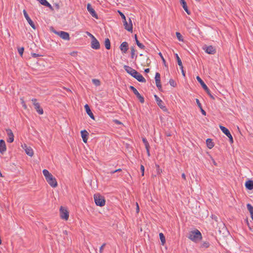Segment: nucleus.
Wrapping results in <instances>:
<instances>
[{"mask_svg": "<svg viewBox=\"0 0 253 253\" xmlns=\"http://www.w3.org/2000/svg\"><path fill=\"white\" fill-rule=\"evenodd\" d=\"M42 173L46 181L51 187H56L57 186V182L55 178L47 169H43Z\"/></svg>", "mask_w": 253, "mask_h": 253, "instance_id": "nucleus-1", "label": "nucleus"}, {"mask_svg": "<svg viewBox=\"0 0 253 253\" xmlns=\"http://www.w3.org/2000/svg\"><path fill=\"white\" fill-rule=\"evenodd\" d=\"M187 237L191 240L196 243L200 241L202 238L201 232L197 229L189 232Z\"/></svg>", "mask_w": 253, "mask_h": 253, "instance_id": "nucleus-2", "label": "nucleus"}, {"mask_svg": "<svg viewBox=\"0 0 253 253\" xmlns=\"http://www.w3.org/2000/svg\"><path fill=\"white\" fill-rule=\"evenodd\" d=\"M94 200L98 206L103 207L105 205L106 201L104 197L99 193L94 195Z\"/></svg>", "mask_w": 253, "mask_h": 253, "instance_id": "nucleus-3", "label": "nucleus"}, {"mask_svg": "<svg viewBox=\"0 0 253 253\" xmlns=\"http://www.w3.org/2000/svg\"><path fill=\"white\" fill-rule=\"evenodd\" d=\"M196 79L197 81L199 82V83L201 84L203 88L204 89V90L206 91V92L208 94V95L210 96L211 98L212 99H214V96L211 93V91L208 87V86L206 85V84L204 83L203 81L201 79V78L199 76H197L196 77Z\"/></svg>", "mask_w": 253, "mask_h": 253, "instance_id": "nucleus-4", "label": "nucleus"}, {"mask_svg": "<svg viewBox=\"0 0 253 253\" xmlns=\"http://www.w3.org/2000/svg\"><path fill=\"white\" fill-rule=\"evenodd\" d=\"M53 32L58 36H59L61 38L64 40L69 41L70 40V36L68 33L64 32V31H56L55 30H53Z\"/></svg>", "mask_w": 253, "mask_h": 253, "instance_id": "nucleus-5", "label": "nucleus"}, {"mask_svg": "<svg viewBox=\"0 0 253 253\" xmlns=\"http://www.w3.org/2000/svg\"><path fill=\"white\" fill-rule=\"evenodd\" d=\"M130 89L133 92V93L136 96L137 98L139 99V101L143 103L144 102V97L140 95L137 90L133 86H129Z\"/></svg>", "mask_w": 253, "mask_h": 253, "instance_id": "nucleus-6", "label": "nucleus"}, {"mask_svg": "<svg viewBox=\"0 0 253 253\" xmlns=\"http://www.w3.org/2000/svg\"><path fill=\"white\" fill-rule=\"evenodd\" d=\"M219 127L221 131L229 138V141L231 143L233 142V138L229 131V130L225 127L222 126H219Z\"/></svg>", "mask_w": 253, "mask_h": 253, "instance_id": "nucleus-7", "label": "nucleus"}, {"mask_svg": "<svg viewBox=\"0 0 253 253\" xmlns=\"http://www.w3.org/2000/svg\"><path fill=\"white\" fill-rule=\"evenodd\" d=\"M60 217L62 219L65 220H67L68 219L69 212L65 208L62 206L60 208Z\"/></svg>", "mask_w": 253, "mask_h": 253, "instance_id": "nucleus-8", "label": "nucleus"}, {"mask_svg": "<svg viewBox=\"0 0 253 253\" xmlns=\"http://www.w3.org/2000/svg\"><path fill=\"white\" fill-rule=\"evenodd\" d=\"M32 101L33 102V104L36 111L40 115L43 114V110L42 108L41 107L40 104L37 102V99L34 98L32 99Z\"/></svg>", "mask_w": 253, "mask_h": 253, "instance_id": "nucleus-9", "label": "nucleus"}, {"mask_svg": "<svg viewBox=\"0 0 253 253\" xmlns=\"http://www.w3.org/2000/svg\"><path fill=\"white\" fill-rule=\"evenodd\" d=\"M123 22L125 29L128 31V32H132L133 27L131 19L129 18V24L127 23V22L126 21V19H125V20H123Z\"/></svg>", "mask_w": 253, "mask_h": 253, "instance_id": "nucleus-10", "label": "nucleus"}, {"mask_svg": "<svg viewBox=\"0 0 253 253\" xmlns=\"http://www.w3.org/2000/svg\"><path fill=\"white\" fill-rule=\"evenodd\" d=\"M91 47L94 49H99L100 47V45L98 41L96 38H92L91 41Z\"/></svg>", "mask_w": 253, "mask_h": 253, "instance_id": "nucleus-11", "label": "nucleus"}, {"mask_svg": "<svg viewBox=\"0 0 253 253\" xmlns=\"http://www.w3.org/2000/svg\"><path fill=\"white\" fill-rule=\"evenodd\" d=\"M87 9L91 15L96 19H98V15L96 14L94 9L92 7L90 3L87 4Z\"/></svg>", "mask_w": 253, "mask_h": 253, "instance_id": "nucleus-12", "label": "nucleus"}, {"mask_svg": "<svg viewBox=\"0 0 253 253\" xmlns=\"http://www.w3.org/2000/svg\"><path fill=\"white\" fill-rule=\"evenodd\" d=\"M124 68L128 74L133 77L135 74H136L137 71L128 66L125 65L124 66Z\"/></svg>", "mask_w": 253, "mask_h": 253, "instance_id": "nucleus-13", "label": "nucleus"}, {"mask_svg": "<svg viewBox=\"0 0 253 253\" xmlns=\"http://www.w3.org/2000/svg\"><path fill=\"white\" fill-rule=\"evenodd\" d=\"M6 131L8 136L7 142L9 143L13 142L14 136L12 130L10 129H6Z\"/></svg>", "mask_w": 253, "mask_h": 253, "instance_id": "nucleus-14", "label": "nucleus"}, {"mask_svg": "<svg viewBox=\"0 0 253 253\" xmlns=\"http://www.w3.org/2000/svg\"><path fill=\"white\" fill-rule=\"evenodd\" d=\"M23 13L24 15L26 18V19L27 20L28 23L30 24V25L34 29H36V26L33 21L31 19L30 17L29 16L28 13H27L26 11L25 10H23Z\"/></svg>", "mask_w": 253, "mask_h": 253, "instance_id": "nucleus-15", "label": "nucleus"}, {"mask_svg": "<svg viewBox=\"0 0 253 253\" xmlns=\"http://www.w3.org/2000/svg\"><path fill=\"white\" fill-rule=\"evenodd\" d=\"M155 81L157 87L159 89H160L162 88V85L161 84V75L159 73H156L155 75Z\"/></svg>", "mask_w": 253, "mask_h": 253, "instance_id": "nucleus-16", "label": "nucleus"}, {"mask_svg": "<svg viewBox=\"0 0 253 253\" xmlns=\"http://www.w3.org/2000/svg\"><path fill=\"white\" fill-rule=\"evenodd\" d=\"M120 50L122 52L126 53L128 49V44L127 42H122L120 46Z\"/></svg>", "mask_w": 253, "mask_h": 253, "instance_id": "nucleus-17", "label": "nucleus"}, {"mask_svg": "<svg viewBox=\"0 0 253 253\" xmlns=\"http://www.w3.org/2000/svg\"><path fill=\"white\" fill-rule=\"evenodd\" d=\"M133 78L136 79L138 81L141 83H145L146 82L145 79L141 75L139 72L137 71L136 74H135Z\"/></svg>", "mask_w": 253, "mask_h": 253, "instance_id": "nucleus-18", "label": "nucleus"}, {"mask_svg": "<svg viewBox=\"0 0 253 253\" xmlns=\"http://www.w3.org/2000/svg\"><path fill=\"white\" fill-rule=\"evenodd\" d=\"M23 148L25 149L26 153L30 156H32L34 154L33 150L31 148V147L27 146L25 144L24 145V146H22Z\"/></svg>", "mask_w": 253, "mask_h": 253, "instance_id": "nucleus-19", "label": "nucleus"}, {"mask_svg": "<svg viewBox=\"0 0 253 253\" xmlns=\"http://www.w3.org/2000/svg\"><path fill=\"white\" fill-rule=\"evenodd\" d=\"M6 147L5 141L2 139L0 140V153L3 154L6 151Z\"/></svg>", "mask_w": 253, "mask_h": 253, "instance_id": "nucleus-20", "label": "nucleus"}, {"mask_svg": "<svg viewBox=\"0 0 253 253\" xmlns=\"http://www.w3.org/2000/svg\"><path fill=\"white\" fill-rule=\"evenodd\" d=\"M81 133L83 141L84 143H86L87 141V137L89 134L88 132L84 129L82 130Z\"/></svg>", "mask_w": 253, "mask_h": 253, "instance_id": "nucleus-21", "label": "nucleus"}, {"mask_svg": "<svg viewBox=\"0 0 253 253\" xmlns=\"http://www.w3.org/2000/svg\"><path fill=\"white\" fill-rule=\"evenodd\" d=\"M84 108L85 109L86 113L88 115V116L93 120H94V116L92 113L89 106L87 104H85L84 106Z\"/></svg>", "mask_w": 253, "mask_h": 253, "instance_id": "nucleus-22", "label": "nucleus"}, {"mask_svg": "<svg viewBox=\"0 0 253 253\" xmlns=\"http://www.w3.org/2000/svg\"><path fill=\"white\" fill-rule=\"evenodd\" d=\"M205 51L208 54H213L215 53V49L211 45L206 47Z\"/></svg>", "mask_w": 253, "mask_h": 253, "instance_id": "nucleus-23", "label": "nucleus"}, {"mask_svg": "<svg viewBox=\"0 0 253 253\" xmlns=\"http://www.w3.org/2000/svg\"><path fill=\"white\" fill-rule=\"evenodd\" d=\"M246 188L249 190L253 189V180H249L245 183Z\"/></svg>", "mask_w": 253, "mask_h": 253, "instance_id": "nucleus-24", "label": "nucleus"}, {"mask_svg": "<svg viewBox=\"0 0 253 253\" xmlns=\"http://www.w3.org/2000/svg\"><path fill=\"white\" fill-rule=\"evenodd\" d=\"M155 97L157 101V104L161 108H163L165 107L162 105L163 102L160 99V98L156 95H155Z\"/></svg>", "mask_w": 253, "mask_h": 253, "instance_id": "nucleus-25", "label": "nucleus"}, {"mask_svg": "<svg viewBox=\"0 0 253 253\" xmlns=\"http://www.w3.org/2000/svg\"><path fill=\"white\" fill-rule=\"evenodd\" d=\"M207 145V147L209 149H211L214 146V143L212 141V139L210 138H208L206 140Z\"/></svg>", "mask_w": 253, "mask_h": 253, "instance_id": "nucleus-26", "label": "nucleus"}, {"mask_svg": "<svg viewBox=\"0 0 253 253\" xmlns=\"http://www.w3.org/2000/svg\"><path fill=\"white\" fill-rule=\"evenodd\" d=\"M134 38H135V41L137 45V46L140 48H141L142 49H144L145 48V46L142 43H140L139 42V41L138 40L136 35H135Z\"/></svg>", "mask_w": 253, "mask_h": 253, "instance_id": "nucleus-27", "label": "nucleus"}, {"mask_svg": "<svg viewBox=\"0 0 253 253\" xmlns=\"http://www.w3.org/2000/svg\"><path fill=\"white\" fill-rule=\"evenodd\" d=\"M175 35L179 42H184V37L179 32H176Z\"/></svg>", "mask_w": 253, "mask_h": 253, "instance_id": "nucleus-28", "label": "nucleus"}, {"mask_svg": "<svg viewBox=\"0 0 253 253\" xmlns=\"http://www.w3.org/2000/svg\"><path fill=\"white\" fill-rule=\"evenodd\" d=\"M104 44L107 49H110L111 48L110 41L108 38L105 39L104 42Z\"/></svg>", "mask_w": 253, "mask_h": 253, "instance_id": "nucleus-29", "label": "nucleus"}, {"mask_svg": "<svg viewBox=\"0 0 253 253\" xmlns=\"http://www.w3.org/2000/svg\"><path fill=\"white\" fill-rule=\"evenodd\" d=\"M175 57H176V58L178 64L180 66V69H182V68H183V67L182 65V61H181L180 57L178 56L177 54L175 53Z\"/></svg>", "mask_w": 253, "mask_h": 253, "instance_id": "nucleus-30", "label": "nucleus"}, {"mask_svg": "<svg viewBox=\"0 0 253 253\" xmlns=\"http://www.w3.org/2000/svg\"><path fill=\"white\" fill-rule=\"evenodd\" d=\"M160 238L162 242V245H164L166 242L165 237L162 233L159 234Z\"/></svg>", "mask_w": 253, "mask_h": 253, "instance_id": "nucleus-31", "label": "nucleus"}, {"mask_svg": "<svg viewBox=\"0 0 253 253\" xmlns=\"http://www.w3.org/2000/svg\"><path fill=\"white\" fill-rule=\"evenodd\" d=\"M247 207L250 214L253 213V207L250 204L247 205Z\"/></svg>", "mask_w": 253, "mask_h": 253, "instance_id": "nucleus-32", "label": "nucleus"}, {"mask_svg": "<svg viewBox=\"0 0 253 253\" xmlns=\"http://www.w3.org/2000/svg\"><path fill=\"white\" fill-rule=\"evenodd\" d=\"M210 246V244L208 242H203L201 245V248H208Z\"/></svg>", "mask_w": 253, "mask_h": 253, "instance_id": "nucleus-33", "label": "nucleus"}, {"mask_svg": "<svg viewBox=\"0 0 253 253\" xmlns=\"http://www.w3.org/2000/svg\"><path fill=\"white\" fill-rule=\"evenodd\" d=\"M142 141H143V143H144L146 149L150 148V146H149V143L147 141V139L145 138H143L142 139Z\"/></svg>", "mask_w": 253, "mask_h": 253, "instance_id": "nucleus-34", "label": "nucleus"}, {"mask_svg": "<svg viewBox=\"0 0 253 253\" xmlns=\"http://www.w3.org/2000/svg\"><path fill=\"white\" fill-rule=\"evenodd\" d=\"M92 82L96 86H99L100 84V82L98 79H92Z\"/></svg>", "mask_w": 253, "mask_h": 253, "instance_id": "nucleus-35", "label": "nucleus"}, {"mask_svg": "<svg viewBox=\"0 0 253 253\" xmlns=\"http://www.w3.org/2000/svg\"><path fill=\"white\" fill-rule=\"evenodd\" d=\"M130 49H131V57L132 58H133L134 57V55H135V50L133 46L131 47Z\"/></svg>", "mask_w": 253, "mask_h": 253, "instance_id": "nucleus-36", "label": "nucleus"}, {"mask_svg": "<svg viewBox=\"0 0 253 253\" xmlns=\"http://www.w3.org/2000/svg\"><path fill=\"white\" fill-rule=\"evenodd\" d=\"M24 50V48L23 47H19L18 48V53L21 56H22V55L23 54Z\"/></svg>", "mask_w": 253, "mask_h": 253, "instance_id": "nucleus-37", "label": "nucleus"}, {"mask_svg": "<svg viewBox=\"0 0 253 253\" xmlns=\"http://www.w3.org/2000/svg\"><path fill=\"white\" fill-rule=\"evenodd\" d=\"M180 3L183 8L187 6L185 0H180Z\"/></svg>", "mask_w": 253, "mask_h": 253, "instance_id": "nucleus-38", "label": "nucleus"}, {"mask_svg": "<svg viewBox=\"0 0 253 253\" xmlns=\"http://www.w3.org/2000/svg\"><path fill=\"white\" fill-rule=\"evenodd\" d=\"M20 100H21V104H22V105L24 109H27V105H26V104L25 102H24V101L23 99L21 98V99H20Z\"/></svg>", "mask_w": 253, "mask_h": 253, "instance_id": "nucleus-39", "label": "nucleus"}, {"mask_svg": "<svg viewBox=\"0 0 253 253\" xmlns=\"http://www.w3.org/2000/svg\"><path fill=\"white\" fill-rule=\"evenodd\" d=\"M118 13H119L123 20H125V19H126L125 15L121 11L118 10Z\"/></svg>", "mask_w": 253, "mask_h": 253, "instance_id": "nucleus-40", "label": "nucleus"}, {"mask_svg": "<svg viewBox=\"0 0 253 253\" xmlns=\"http://www.w3.org/2000/svg\"><path fill=\"white\" fill-rule=\"evenodd\" d=\"M144 170H145L144 167L143 165H141V166H140V170H141V172L142 176H143L144 174Z\"/></svg>", "mask_w": 253, "mask_h": 253, "instance_id": "nucleus-41", "label": "nucleus"}, {"mask_svg": "<svg viewBox=\"0 0 253 253\" xmlns=\"http://www.w3.org/2000/svg\"><path fill=\"white\" fill-rule=\"evenodd\" d=\"M106 246V244L105 243H104L100 247V249H99V252L100 253H102L103 252V249Z\"/></svg>", "mask_w": 253, "mask_h": 253, "instance_id": "nucleus-42", "label": "nucleus"}, {"mask_svg": "<svg viewBox=\"0 0 253 253\" xmlns=\"http://www.w3.org/2000/svg\"><path fill=\"white\" fill-rule=\"evenodd\" d=\"M156 166L157 167V173L159 174L162 172V170H161L160 169V167H159V165H156Z\"/></svg>", "mask_w": 253, "mask_h": 253, "instance_id": "nucleus-43", "label": "nucleus"}, {"mask_svg": "<svg viewBox=\"0 0 253 253\" xmlns=\"http://www.w3.org/2000/svg\"><path fill=\"white\" fill-rule=\"evenodd\" d=\"M196 103H197L199 108H201L202 107V105H201V103L200 102L199 100L198 99H196Z\"/></svg>", "mask_w": 253, "mask_h": 253, "instance_id": "nucleus-44", "label": "nucleus"}, {"mask_svg": "<svg viewBox=\"0 0 253 253\" xmlns=\"http://www.w3.org/2000/svg\"><path fill=\"white\" fill-rule=\"evenodd\" d=\"M122 171V169H116L115 170H114V171H111L110 172V173L111 174H113V173H115V172H120V171Z\"/></svg>", "mask_w": 253, "mask_h": 253, "instance_id": "nucleus-45", "label": "nucleus"}, {"mask_svg": "<svg viewBox=\"0 0 253 253\" xmlns=\"http://www.w3.org/2000/svg\"><path fill=\"white\" fill-rule=\"evenodd\" d=\"M45 6L48 7L51 10H53V8L51 6V5L48 2L47 4L45 5Z\"/></svg>", "mask_w": 253, "mask_h": 253, "instance_id": "nucleus-46", "label": "nucleus"}, {"mask_svg": "<svg viewBox=\"0 0 253 253\" xmlns=\"http://www.w3.org/2000/svg\"><path fill=\"white\" fill-rule=\"evenodd\" d=\"M40 56L41 55L39 54H37V53H32V56L34 58H37V57H40Z\"/></svg>", "mask_w": 253, "mask_h": 253, "instance_id": "nucleus-47", "label": "nucleus"}, {"mask_svg": "<svg viewBox=\"0 0 253 253\" xmlns=\"http://www.w3.org/2000/svg\"><path fill=\"white\" fill-rule=\"evenodd\" d=\"M183 9L188 15L191 14V12L188 10L187 6L186 7H184Z\"/></svg>", "mask_w": 253, "mask_h": 253, "instance_id": "nucleus-48", "label": "nucleus"}, {"mask_svg": "<svg viewBox=\"0 0 253 253\" xmlns=\"http://www.w3.org/2000/svg\"><path fill=\"white\" fill-rule=\"evenodd\" d=\"M114 122L116 124H117V125H121V124H122V123L120 121L118 120H114Z\"/></svg>", "mask_w": 253, "mask_h": 253, "instance_id": "nucleus-49", "label": "nucleus"}, {"mask_svg": "<svg viewBox=\"0 0 253 253\" xmlns=\"http://www.w3.org/2000/svg\"><path fill=\"white\" fill-rule=\"evenodd\" d=\"M169 84L172 86H174V80L170 79L169 81Z\"/></svg>", "mask_w": 253, "mask_h": 253, "instance_id": "nucleus-50", "label": "nucleus"}, {"mask_svg": "<svg viewBox=\"0 0 253 253\" xmlns=\"http://www.w3.org/2000/svg\"><path fill=\"white\" fill-rule=\"evenodd\" d=\"M87 34L91 38V39L92 40V38H95L93 35H92L91 34H90V33L87 32Z\"/></svg>", "mask_w": 253, "mask_h": 253, "instance_id": "nucleus-51", "label": "nucleus"}, {"mask_svg": "<svg viewBox=\"0 0 253 253\" xmlns=\"http://www.w3.org/2000/svg\"><path fill=\"white\" fill-rule=\"evenodd\" d=\"M201 109V111L202 112V114L203 115H206V112L205 110H204L202 108V107L201 108H200Z\"/></svg>", "mask_w": 253, "mask_h": 253, "instance_id": "nucleus-52", "label": "nucleus"}, {"mask_svg": "<svg viewBox=\"0 0 253 253\" xmlns=\"http://www.w3.org/2000/svg\"><path fill=\"white\" fill-rule=\"evenodd\" d=\"M54 6L57 9H59L60 8V6L58 3H55Z\"/></svg>", "mask_w": 253, "mask_h": 253, "instance_id": "nucleus-53", "label": "nucleus"}, {"mask_svg": "<svg viewBox=\"0 0 253 253\" xmlns=\"http://www.w3.org/2000/svg\"><path fill=\"white\" fill-rule=\"evenodd\" d=\"M136 212L138 213L139 211V206H138V204L137 203H136Z\"/></svg>", "mask_w": 253, "mask_h": 253, "instance_id": "nucleus-54", "label": "nucleus"}, {"mask_svg": "<svg viewBox=\"0 0 253 253\" xmlns=\"http://www.w3.org/2000/svg\"><path fill=\"white\" fill-rule=\"evenodd\" d=\"M159 55H160L161 57L163 59V61L164 63H165L166 61H165V60L164 57H163L162 54V53L161 52L159 53Z\"/></svg>", "mask_w": 253, "mask_h": 253, "instance_id": "nucleus-55", "label": "nucleus"}, {"mask_svg": "<svg viewBox=\"0 0 253 253\" xmlns=\"http://www.w3.org/2000/svg\"><path fill=\"white\" fill-rule=\"evenodd\" d=\"M144 72L146 73H148L150 72V69L149 68H147V69H145L144 70Z\"/></svg>", "mask_w": 253, "mask_h": 253, "instance_id": "nucleus-56", "label": "nucleus"}, {"mask_svg": "<svg viewBox=\"0 0 253 253\" xmlns=\"http://www.w3.org/2000/svg\"><path fill=\"white\" fill-rule=\"evenodd\" d=\"M149 149L150 148H147V149H146V150H147V154H148V156H150V151H149Z\"/></svg>", "mask_w": 253, "mask_h": 253, "instance_id": "nucleus-57", "label": "nucleus"}, {"mask_svg": "<svg viewBox=\"0 0 253 253\" xmlns=\"http://www.w3.org/2000/svg\"><path fill=\"white\" fill-rule=\"evenodd\" d=\"M182 177L184 179H185V175L184 173H182Z\"/></svg>", "mask_w": 253, "mask_h": 253, "instance_id": "nucleus-58", "label": "nucleus"}, {"mask_svg": "<svg viewBox=\"0 0 253 253\" xmlns=\"http://www.w3.org/2000/svg\"><path fill=\"white\" fill-rule=\"evenodd\" d=\"M181 71H182V75L185 76V73H184V72L183 71V68H182V69H181Z\"/></svg>", "mask_w": 253, "mask_h": 253, "instance_id": "nucleus-59", "label": "nucleus"}, {"mask_svg": "<svg viewBox=\"0 0 253 253\" xmlns=\"http://www.w3.org/2000/svg\"><path fill=\"white\" fill-rule=\"evenodd\" d=\"M148 61H150V60H149V58H147V63L148 64H149L150 63V62H149V63H148Z\"/></svg>", "mask_w": 253, "mask_h": 253, "instance_id": "nucleus-60", "label": "nucleus"}, {"mask_svg": "<svg viewBox=\"0 0 253 253\" xmlns=\"http://www.w3.org/2000/svg\"><path fill=\"white\" fill-rule=\"evenodd\" d=\"M251 217H252V219L253 220V213L251 214Z\"/></svg>", "mask_w": 253, "mask_h": 253, "instance_id": "nucleus-61", "label": "nucleus"}, {"mask_svg": "<svg viewBox=\"0 0 253 253\" xmlns=\"http://www.w3.org/2000/svg\"><path fill=\"white\" fill-rule=\"evenodd\" d=\"M75 53L73 52V53H71V55H74L75 54Z\"/></svg>", "mask_w": 253, "mask_h": 253, "instance_id": "nucleus-62", "label": "nucleus"}, {"mask_svg": "<svg viewBox=\"0 0 253 253\" xmlns=\"http://www.w3.org/2000/svg\"><path fill=\"white\" fill-rule=\"evenodd\" d=\"M142 55H143V54H140V56H142Z\"/></svg>", "mask_w": 253, "mask_h": 253, "instance_id": "nucleus-63", "label": "nucleus"}, {"mask_svg": "<svg viewBox=\"0 0 253 253\" xmlns=\"http://www.w3.org/2000/svg\"><path fill=\"white\" fill-rule=\"evenodd\" d=\"M213 164H214L215 165H216V164H215V163L214 162H213Z\"/></svg>", "mask_w": 253, "mask_h": 253, "instance_id": "nucleus-64", "label": "nucleus"}]
</instances>
